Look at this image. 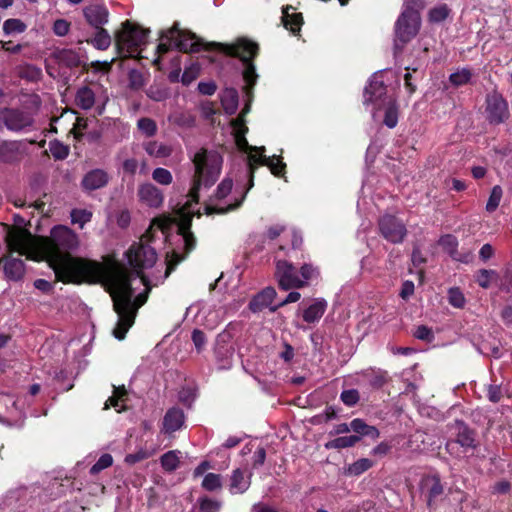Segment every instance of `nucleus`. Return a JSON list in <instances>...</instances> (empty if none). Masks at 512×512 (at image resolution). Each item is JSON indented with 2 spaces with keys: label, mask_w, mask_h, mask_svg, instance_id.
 I'll return each instance as SVG.
<instances>
[{
  "label": "nucleus",
  "mask_w": 512,
  "mask_h": 512,
  "mask_svg": "<svg viewBox=\"0 0 512 512\" xmlns=\"http://www.w3.org/2000/svg\"><path fill=\"white\" fill-rule=\"evenodd\" d=\"M276 295V290L273 287H266L252 298L249 309L254 313L262 311L272 303Z\"/></svg>",
  "instance_id": "412c9836"
},
{
  "label": "nucleus",
  "mask_w": 512,
  "mask_h": 512,
  "mask_svg": "<svg viewBox=\"0 0 512 512\" xmlns=\"http://www.w3.org/2000/svg\"><path fill=\"white\" fill-rule=\"evenodd\" d=\"M450 14V9L446 4H441L429 11V20L434 23L444 21Z\"/></svg>",
  "instance_id": "79ce46f5"
},
{
  "label": "nucleus",
  "mask_w": 512,
  "mask_h": 512,
  "mask_svg": "<svg viewBox=\"0 0 512 512\" xmlns=\"http://www.w3.org/2000/svg\"><path fill=\"white\" fill-rule=\"evenodd\" d=\"M192 341L195 345V348L198 352H201L207 342L206 336L203 331L199 329H194L192 332Z\"/></svg>",
  "instance_id": "052dcab7"
},
{
  "label": "nucleus",
  "mask_w": 512,
  "mask_h": 512,
  "mask_svg": "<svg viewBox=\"0 0 512 512\" xmlns=\"http://www.w3.org/2000/svg\"><path fill=\"white\" fill-rule=\"evenodd\" d=\"M138 166V160L135 158H128L122 163L123 171L130 175H134L136 173Z\"/></svg>",
  "instance_id": "338daca9"
},
{
  "label": "nucleus",
  "mask_w": 512,
  "mask_h": 512,
  "mask_svg": "<svg viewBox=\"0 0 512 512\" xmlns=\"http://www.w3.org/2000/svg\"><path fill=\"white\" fill-rule=\"evenodd\" d=\"M275 158L273 159H267L266 157L260 155L259 158H257L256 156H250L249 158V184H248V187L247 189L244 191V193L242 194L241 198L236 200L235 203L233 204H230L228 205L227 207H216V206H212V205H206L205 207V211L207 214H214V213H218V214H224V213H227L229 211H232V210H235L237 209L238 207L241 206L242 202L244 201L246 195H247V192L253 187L254 185V182H253V179H254V167L252 165V161L255 162V163H260V164H264V165H267L269 166L270 170H271V173L277 177L281 176L283 173H284V169H285V164L279 160H277V162H274Z\"/></svg>",
  "instance_id": "423d86ee"
},
{
  "label": "nucleus",
  "mask_w": 512,
  "mask_h": 512,
  "mask_svg": "<svg viewBox=\"0 0 512 512\" xmlns=\"http://www.w3.org/2000/svg\"><path fill=\"white\" fill-rule=\"evenodd\" d=\"M26 146L21 141L0 140V161L14 163L20 161L25 154Z\"/></svg>",
  "instance_id": "2eb2a0df"
},
{
  "label": "nucleus",
  "mask_w": 512,
  "mask_h": 512,
  "mask_svg": "<svg viewBox=\"0 0 512 512\" xmlns=\"http://www.w3.org/2000/svg\"><path fill=\"white\" fill-rule=\"evenodd\" d=\"M391 450V445L387 442H381L376 447H374L371 451V454L374 456H385L387 455Z\"/></svg>",
  "instance_id": "774afa93"
},
{
  "label": "nucleus",
  "mask_w": 512,
  "mask_h": 512,
  "mask_svg": "<svg viewBox=\"0 0 512 512\" xmlns=\"http://www.w3.org/2000/svg\"><path fill=\"white\" fill-rule=\"evenodd\" d=\"M199 76V67L197 65H192L186 68L182 74L181 82L184 85L191 84L197 77Z\"/></svg>",
  "instance_id": "13d9d810"
},
{
  "label": "nucleus",
  "mask_w": 512,
  "mask_h": 512,
  "mask_svg": "<svg viewBox=\"0 0 512 512\" xmlns=\"http://www.w3.org/2000/svg\"><path fill=\"white\" fill-rule=\"evenodd\" d=\"M380 234L390 243H402L407 235L405 224L397 217L386 214L378 221Z\"/></svg>",
  "instance_id": "9d476101"
},
{
  "label": "nucleus",
  "mask_w": 512,
  "mask_h": 512,
  "mask_svg": "<svg viewBox=\"0 0 512 512\" xmlns=\"http://www.w3.org/2000/svg\"><path fill=\"white\" fill-rule=\"evenodd\" d=\"M125 256L134 272L129 271L122 264H116L104 275L107 290L113 300V309L118 316L113 335L119 340L125 338L127 331L134 324L137 311L146 303L152 286L162 283L184 259V256H180L175 251L168 254L163 278L155 277V281L152 282L142 273V270L154 266L157 261V253L152 246L145 242L144 237L139 242L132 244Z\"/></svg>",
  "instance_id": "f257e3e1"
},
{
  "label": "nucleus",
  "mask_w": 512,
  "mask_h": 512,
  "mask_svg": "<svg viewBox=\"0 0 512 512\" xmlns=\"http://www.w3.org/2000/svg\"><path fill=\"white\" fill-rule=\"evenodd\" d=\"M423 7V0H404L402 12L420 13Z\"/></svg>",
  "instance_id": "680f3d73"
},
{
  "label": "nucleus",
  "mask_w": 512,
  "mask_h": 512,
  "mask_svg": "<svg viewBox=\"0 0 512 512\" xmlns=\"http://www.w3.org/2000/svg\"><path fill=\"white\" fill-rule=\"evenodd\" d=\"M233 182L230 178L223 179L217 186L215 197L218 200L225 198L232 190Z\"/></svg>",
  "instance_id": "6e6d98bb"
},
{
  "label": "nucleus",
  "mask_w": 512,
  "mask_h": 512,
  "mask_svg": "<svg viewBox=\"0 0 512 512\" xmlns=\"http://www.w3.org/2000/svg\"><path fill=\"white\" fill-rule=\"evenodd\" d=\"M386 93V87L383 81L373 79L364 91V103H375Z\"/></svg>",
  "instance_id": "b1692460"
},
{
  "label": "nucleus",
  "mask_w": 512,
  "mask_h": 512,
  "mask_svg": "<svg viewBox=\"0 0 512 512\" xmlns=\"http://www.w3.org/2000/svg\"><path fill=\"white\" fill-rule=\"evenodd\" d=\"M373 465L374 463L372 460L368 458H361L348 467V473L353 476H358L369 470Z\"/></svg>",
  "instance_id": "4c0bfd02"
},
{
  "label": "nucleus",
  "mask_w": 512,
  "mask_h": 512,
  "mask_svg": "<svg viewBox=\"0 0 512 512\" xmlns=\"http://www.w3.org/2000/svg\"><path fill=\"white\" fill-rule=\"evenodd\" d=\"M472 73L469 69L463 68L452 73L449 77L450 83L455 87L466 85L471 80Z\"/></svg>",
  "instance_id": "e433bc0d"
},
{
  "label": "nucleus",
  "mask_w": 512,
  "mask_h": 512,
  "mask_svg": "<svg viewBox=\"0 0 512 512\" xmlns=\"http://www.w3.org/2000/svg\"><path fill=\"white\" fill-rule=\"evenodd\" d=\"M221 506V501L214 500L208 496H202L197 499L192 512H219Z\"/></svg>",
  "instance_id": "7c9ffc66"
},
{
  "label": "nucleus",
  "mask_w": 512,
  "mask_h": 512,
  "mask_svg": "<svg viewBox=\"0 0 512 512\" xmlns=\"http://www.w3.org/2000/svg\"><path fill=\"white\" fill-rule=\"evenodd\" d=\"M238 92L233 89H226L221 97V104L226 114L233 115L238 109Z\"/></svg>",
  "instance_id": "c756f323"
},
{
  "label": "nucleus",
  "mask_w": 512,
  "mask_h": 512,
  "mask_svg": "<svg viewBox=\"0 0 512 512\" xmlns=\"http://www.w3.org/2000/svg\"><path fill=\"white\" fill-rule=\"evenodd\" d=\"M250 486V478L244 476L241 469H235L230 479V491L232 493H243Z\"/></svg>",
  "instance_id": "cd10ccee"
},
{
  "label": "nucleus",
  "mask_w": 512,
  "mask_h": 512,
  "mask_svg": "<svg viewBox=\"0 0 512 512\" xmlns=\"http://www.w3.org/2000/svg\"><path fill=\"white\" fill-rule=\"evenodd\" d=\"M340 399L342 400V402L345 405L351 407L358 403V401L360 399V395H359L358 390L349 389V390L342 391V393L340 395Z\"/></svg>",
  "instance_id": "3c124183"
},
{
  "label": "nucleus",
  "mask_w": 512,
  "mask_h": 512,
  "mask_svg": "<svg viewBox=\"0 0 512 512\" xmlns=\"http://www.w3.org/2000/svg\"><path fill=\"white\" fill-rule=\"evenodd\" d=\"M352 431L357 436H367L372 439H377L380 436L379 430L375 426L368 425L363 419L355 418L352 420Z\"/></svg>",
  "instance_id": "bb28decb"
},
{
  "label": "nucleus",
  "mask_w": 512,
  "mask_h": 512,
  "mask_svg": "<svg viewBox=\"0 0 512 512\" xmlns=\"http://www.w3.org/2000/svg\"><path fill=\"white\" fill-rule=\"evenodd\" d=\"M193 164L195 174L189 195L193 201L197 202L199 190L202 187L209 188L217 181L221 172L222 157L214 150L202 148L195 153Z\"/></svg>",
  "instance_id": "7ed1b4c3"
},
{
  "label": "nucleus",
  "mask_w": 512,
  "mask_h": 512,
  "mask_svg": "<svg viewBox=\"0 0 512 512\" xmlns=\"http://www.w3.org/2000/svg\"><path fill=\"white\" fill-rule=\"evenodd\" d=\"M503 196V190L499 185H496L492 188L490 196L488 198L487 204H486V211L489 213L494 212L502 199Z\"/></svg>",
  "instance_id": "58836bf2"
},
{
  "label": "nucleus",
  "mask_w": 512,
  "mask_h": 512,
  "mask_svg": "<svg viewBox=\"0 0 512 512\" xmlns=\"http://www.w3.org/2000/svg\"><path fill=\"white\" fill-rule=\"evenodd\" d=\"M162 467L169 472L176 470L179 466L180 460L178 452L171 450L163 454L160 458Z\"/></svg>",
  "instance_id": "c9c22d12"
},
{
  "label": "nucleus",
  "mask_w": 512,
  "mask_h": 512,
  "mask_svg": "<svg viewBox=\"0 0 512 512\" xmlns=\"http://www.w3.org/2000/svg\"><path fill=\"white\" fill-rule=\"evenodd\" d=\"M0 118L8 130L19 132L33 125L30 113L15 108H5L0 112Z\"/></svg>",
  "instance_id": "9b49d317"
},
{
  "label": "nucleus",
  "mask_w": 512,
  "mask_h": 512,
  "mask_svg": "<svg viewBox=\"0 0 512 512\" xmlns=\"http://www.w3.org/2000/svg\"><path fill=\"white\" fill-rule=\"evenodd\" d=\"M137 196L142 204L150 208H158L164 201L163 192L150 182H145L139 185Z\"/></svg>",
  "instance_id": "4468645a"
},
{
  "label": "nucleus",
  "mask_w": 512,
  "mask_h": 512,
  "mask_svg": "<svg viewBox=\"0 0 512 512\" xmlns=\"http://www.w3.org/2000/svg\"><path fill=\"white\" fill-rule=\"evenodd\" d=\"M360 441V436L350 435V436H341L335 438L331 441H328L325 444L327 449H343L348 447H353L356 443Z\"/></svg>",
  "instance_id": "473e14b6"
},
{
  "label": "nucleus",
  "mask_w": 512,
  "mask_h": 512,
  "mask_svg": "<svg viewBox=\"0 0 512 512\" xmlns=\"http://www.w3.org/2000/svg\"><path fill=\"white\" fill-rule=\"evenodd\" d=\"M53 57L60 66L76 68L81 65V59L77 51L72 49H58Z\"/></svg>",
  "instance_id": "4be33fe9"
},
{
  "label": "nucleus",
  "mask_w": 512,
  "mask_h": 512,
  "mask_svg": "<svg viewBox=\"0 0 512 512\" xmlns=\"http://www.w3.org/2000/svg\"><path fill=\"white\" fill-rule=\"evenodd\" d=\"M486 113L489 123L497 125L504 122L509 115L507 102L497 93L488 95Z\"/></svg>",
  "instance_id": "ddd939ff"
},
{
  "label": "nucleus",
  "mask_w": 512,
  "mask_h": 512,
  "mask_svg": "<svg viewBox=\"0 0 512 512\" xmlns=\"http://www.w3.org/2000/svg\"><path fill=\"white\" fill-rule=\"evenodd\" d=\"M224 54L232 57H238L245 65L243 78L247 84V88H252L257 80L255 66L252 60L257 56L259 46L246 38H240L233 44L214 43Z\"/></svg>",
  "instance_id": "20e7f679"
},
{
  "label": "nucleus",
  "mask_w": 512,
  "mask_h": 512,
  "mask_svg": "<svg viewBox=\"0 0 512 512\" xmlns=\"http://www.w3.org/2000/svg\"><path fill=\"white\" fill-rule=\"evenodd\" d=\"M148 31L141 29L138 26L125 21L122 24V29L115 35L116 46L121 53L126 51L129 56L146 44Z\"/></svg>",
  "instance_id": "6e6552de"
},
{
  "label": "nucleus",
  "mask_w": 512,
  "mask_h": 512,
  "mask_svg": "<svg viewBox=\"0 0 512 512\" xmlns=\"http://www.w3.org/2000/svg\"><path fill=\"white\" fill-rule=\"evenodd\" d=\"M147 96L157 102L164 101L169 97L167 89L159 86H151L147 91Z\"/></svg>",
  "instance_id": "864d4df0"
},
{
  "label": "nucleus",
  "mask_w": 512,
  "mask_h": 512,
  "mask_svg": "<svg viewBox=\"0 0 512 512\" xmlns=\"http://www.w3.org/2000/svg\"><path fill=\"white\" fill-rule=\"evenodd\" d=\"M215 355L219 367L221 369H228L232 365L234 348L231 345L225 344L224 342L221 343L220 339H218L217 345L215 347Z\"/></svg>",
  "instance_id": "5701e85b"
},
{
  "label": "nucleus",
  "mask_w": 512,
  "mask_h": 512,
  "mask_svg": "<svg viewBox=\"0 0 512 512\" xmlns=\"http://www.w3.org/2000/svg\"><path fill=\"white\" fill-rule=\"evenodd\" d=\"M274 276L278 287L284 291L306 287V281L300 280L297 269L286 260L276 261Z\"/></svg>",
  "instance_id": "1a4fd4ad"
},
{
  "label": "nucleus",
  "mask_w": 512,
  "mask_h": 512,
  "mask_svg": "<svg viewBox=\"0 0 512 512\" xmlns=\"http://www.w3.org/2000/svg\"><path fill=\"white\" fill-rule=\"evenodd\" d=\"M96 33L93 39L89 41L96 49L106 50L111 45V36L103 27L95 28Z\"/></svg>",
  "instance_id": "72a5a7b5"
},
{
  "label": "nucleus",
  "mask_w": 512,
  "mask_h": 512,
  "mask_svg": "<svg viewBox=\"0 0 512 512\" xmlns=\"http://www.w3.org/2000/svg\"><path fill=\"white\" fill-rule=\"evenodd\" d=\"M148 457L149 453L144 449H140L135 453L126 455L125 462L129 465H134L140 461L147 459Z\"/></svg>",
  "instance_id": "0e129e2a"
},
{
  "label": "nucleus",
  "mask_w": 512,
  "mask_h": 512,
  "mask_svg": "<svg viewBox=\"0 0 512 512\" xmlns=\"http://www.w3.org/2000/svg\"><path fill=\"white\" fill-rule=\"evenodd\" d=\"M146 153L155 158H166L172 154V148L157 141H147L143 143Z\"/></svg>",
  "instance_id": "c85d7f7f"
},
{
  "label": "nucleus",
  "mask_w": 512,
  "mask_h": 512,
  "mask_svg": "<svg viewBox=\"0 0 512 512\" xmlns=\"http://www.w3.org/2000/svg\"><path fill=\"white\" fill-rule=\"evenodd\" d=\"M109 179V174L105 170L92 169L84 175L81 185L86 191H94L105 187Z\"/></svg>",
  "instance_id": "dca6fc26"
},
{
  "label": "nucleus",
  "mask_w": 512,
  "mask_h": 512,
  "mask_svg": "<svg viewBox=\"0 0 512 512\" xmlns=\"http://www.w3.org/2000/svg\"><path fill=\"white\" fill-rule=\"evenodd\" d=\"M50 151L55 159H65L69 154L67 146L63 145L58 141L50 142Z\"/></svg>",
  "instance_id": "603ef678"
},
{
  "label": "nucleus",
  "mask_w": 512,
  "mask_h": 512,
  "mask_svg": "<svg viewBox=\"0 0 512 512\" xmlns=\"http://www.w3.org/2000/svg\"><path fill=\"white\" fill-rule=\"evenodd\" d=\"M300 280L306 281V286L309 285V281L316 279L319 276V269L312 264H303L299 270Z\"/></svg>",
  "instance_id": "a18cd8bd"
},
{
  "label": "nucleus",
  "mask_w": 512,
  "mask_h": 512,
  "mask_svg": "<svg viewBox=\"0 0 512 512\" xmlns=\"http://www.w3.org/2000/svg\"><path fill=\"white\" fill-rule=\"evenodd\" d=\"M292 9V7H285L283 8V15H282V23L283 26L290 30L293 34H296L300 31L301 26L303 24V17L301 13L292 12L289 13V10Z\"/></svg>",
  "instance_id": "393cba45"
},
{
  "label": "nucleus",
  "mask_w": 512,
  "mask_h": 512,
  "mask_svg": "<svg viewBox=\"0 0 512 512\" xmlns=\"http://www.w3.org/2000/svg\"><path fill=\"white\" fill-rule=\"evenodd\" d=\"M429 484L428 495H427V506L433 507L435 499L443 494L444 488L441 483L439 476L434 475L427 480Z\"/></svg>",
  "instance_id": "2f4dec72"
},
{
  "label": "nucleus",
  "mask_w": 512,
  "mask_h": 512,
  "mask_svg": "<svg viewBox=\"0 0 512 512\" xmlns=\"http://www.w3.org/2000/svg\"><path fill=\"white\" fill-rule=\"evenodd\" d=\"M185 422L184 412L181 408L172 407L170 408L164 418L162 431L165 434H171L177 430H180Z\"/></svg>",
  "instance_id": "f3484780"
},
{
  "label": "nucleus",
  "mask_w": 512,
  "mask_h": 512,
  "mask_svg": "<svg viewBox=\"0 0 512 512\" xmlns=\"http://www.w3.org/2000/svg\"><path fill=\"white\" fill-rule=\"evenodd\" d=\"M202 487L207 491H215L221 489V476L215 473L206 474L202 481Z\"/></svg>",
  "instance_id": "c03bdc74"
},
{
  "label": "nucleus",
  "mask_w": 512,
  "mask_h": 512,
  "mask_svg": "<svg viewBox=\"0 0 512 512\" xmlns=\"http://www.w3.org/2000/svg\"><path fill=\"white\" fill-rule=\"evenodd\" d=\"M487 397L493 403H498L502 397V389L500 385L491 384L487 387Z\"/></svg>",
  "instance_id": "69168bd1"
},
{
  "label": "nucleus",
  "mask_w": 512,
  "mask_h": 512,
  "mask_svg": "<svg viewBox=\"0 0 512 512\" xmlns=\"http://www.w3.org/2000/svg\"><path fill=\"white\" fill-rule=\"evenodd\" d=\"M369 384L373 388H381L388 381V374L386 371L378 370L371 371V373L367 374Z\"/></svg>",
  "instance_id": "49530a36"
},
{
  "label": "nucleus",
  "mask_w": 512,
  "mask_h": 512,
  "mask_svg": "<svg viewBox=\"0 0 512 512\" xmlns=\"http://www.w3.org/2000/svg\"><path fill=\"white\" fill-rule=\"evenodd\" d=\"M112 463L113 457L110 454L105 453L101 455L97 462L90 468V473L95 475L100 471L110 467Z\"/></svg>",
  "instance_id": "09e8293b"
},
{
  "label": "nucleus",
  "mask_w": 512,
  "mask_h": 512,
  "mask_svg": "<svg viewBox=\"0 0 512 512\" xmlns=\"http://www.w3.org/2000/svg\"><path fill=\"white\" fill-rule=\"evenodd\" d=\"M75 103L79 108L89 110L95 104V93L88 86H83L76 93Z\"/></svg>",
  "instance_id": "a878e982"
},
{
  "label": "nucleus",
  "mask_w": 512,
  "mask_h": 512,
  "mask_svg": "<svg viewBox=\"0 0 512 512\" xmlns=\"http://www.w3.org/2000/svg\"><path fill=\"white\" fill-rule=\"evenodd\" d=\"M449 304L455 308H463L465 305V297L458 287L450 288L448 291Z\"/></svg>",
  "instance_id": "de8ad7c7"
},
{
  "label": "nucleus",
  "mask_w": 512,
  "mask_h": 512,
  "mask_svg": "<svg viewBox=\"0 0 512 512\" xmlns=\"http://www.w3.org/2000/svg\"><path fill=\"white\" fill-rule=\"evenodd\" d=\"M3 271L5 278L10 281H19L23 278L25 273V265L23 260L12 256L5 257Z\"/></svg>",
  "instance_id": "6ab92c4d"
},
{
  "label": "nucleus",
  "mask_w": 512,
  "mask_h": 512,
  "mask_svg": "<svg viewBox=\"0 0 512 512\" xmlns=\"http://www.w3.org/2000/svg\"><path fill=\"white\" fill-rule=\"evenodd\" d=\"M152 179L164 186H168L173 182V176L171 172L165 168H156L152 172Z\"/></svg>",
  "instance_id": "37998d69"
},
{
  "label": "nucleus",
  "mask_w": 512,
  "mask_h": 512,
  "mask_svg": "<svg viewBox=\"0 0 512 512\" xmlns=\"http://www.w3.org/2000/svg\"><path fill=\"white\" fill-rule=\"evenodd\" d=\"M8 248L20 255L34 252L40 259L46 260L53 269L57 280L64 283H98L105 275L102 264L73 257L71 251L79 246L78 236L65 226L51 230L49 237L35 239L27 231L12 233L7 239Z\"/></svg>",
  "instance_id": "f03ea898"
},
{
  "label": "nucleus",
  "mask_w": 512,
  "mask_h": 512,
  "mask_svg": "<svg viewBox=\"0 0 512 512\" xmlns=\"http://www.w3.org/2000/svg\"><path fill=\"white\" fill-rule=\"evenodd\" d=\"M165 35L168 37L170 42L174 41V46L181 52L192 53L200 50L201 43L199 41H194L195 35L190 32L180 30L177 23L168 29V33Z\"/></svg>",
  "instance_id": "f8f14e48"
},
{
  "label": "nucleus",
  "mask_w": 512,
  "mask_h": 512,
  "mask_svg": "<svg viewBox=\"0 0 512 512\" xmlns=\"http://www.w3.org/2000/svg\"><path fill=\"white\" fill-rule=\"evenodd\" d=\"M328 303L323 298L313 299L312 303L303 310L302 317L306 323L312 324L318 322L324 315Z\"/></svg>",
  "instance_id": "aec40b11"
},
{
  "label": "nucleus",
  "mask_w": 512,
  "mask_h": 512,
  "mask_svg": "<svg viewBox=\"0 0 512 512\" xmlns=\"http://www.w3.org/2000/svg\"><path fill=\"white\" fill-rule=\"evenodd\" d=\"M92 213L86 210H73L71 212V218L73 223H79L83 226L85 223L91 220Z\"/></svg>",
  "instance_id": "bf43d9fd"
},
{
  "label": "nucleus",
  "mask_w": 512,
  "mask_h": 512,
  "mask_svg": "<svg viewBox=\"0 0 512 512\" xmlns=\"http://www.w3.org/2000/svg\"><path fill=\"white\" fill-rule=\"evenodd\" d=\"M413 335L417 339L423 340L426 342H432L434 340V333H433L432 329L425 325L418 326Z\"/></svg>",
  "instance_id": "4d7b16f0"
},
{
  "label": "nucleus",
  "mask_w": 512,
  "mask_h": 512,
  "mask_svg": "<svg viewBox=\"0 0 512 512\" xmlns=\"http://www.w3.org/2000/svg\"><path fill=\"white\" fill-rule=\"evenodd\" d=\"M398 123V111L395 105L387 107L384 116V124L389 128H394Z\"/></svg>",
  "instance_id": "5fc2aeb1"
},
{
  "label": "nucleus",
  "mask_w": 512,
  "mask_h": 512,
  "mask_svg": "<svg viewBox=\"0 0 512 512\" xmlns=\"http://www.w3.org/2000/svg\"><path fill=\"white\" fill-rule=\"evenodd\" d=\"M499 275L497 271L490 269H480L475 276L476 282L482 288H488L492 282L497 281Z\"/></svg>",
  "instance_id": "f704fd0d"
},
{
  "label": "nucleus",
  "mask_w": 512,
  "mask_h": 512,
  "mask_svg": "<svg viewBox=\"0 0 512 512\" xmlns=\"http://www.w3.org/2000/svg\"><path fill=\"white\" fill-rule=\"evenodd\" d=\"M26 30V24L20 19L11 18L4 22L3 31L6 35L13 33H23Z\"/></svg>",
  "instance_id": "a19ab883"
},
{
  "label": "nucleus",
  "mask_w": 512,
  "mask_h": 512,
  "mask_svg": "<svg viewBox=\"0 0 512 512\" xmlns=\"http://www.w3.org/2000/svg\"><path fill=\"white\" fill-rule=\"evenodd\" d=\"M70 30V23L65 19H58L53 24V32L60 37L68 34Z\"/></svg>",
  "instance_id": "e2e57ef3"
},
{
  "label": "nucleus",
  "mask_w": 512,
  "mask_h": 512,
  "mask_svg": "<svg viewBox=\"0 0 512 512\" xmlns=\"http://www.w3.org/2000/svg\"><path fill=\"white\" fill-rule=\"evenodd\" d=\"M449 430L452 432L453 438L447 440L445 449L451 455H456V448L459 445L464 451L476 449L478 446L477 433L470 428L464 421L455 420L448 424Z\"/></svg>",
  "instance_id": "0eeeda50"
},
{
  "label": "nucleus",
  "mask_w": 512,
  "mask_h": 512,
  "mask_svg": "<svg viewBox=\"0 0 512 512\" xmlns=\"http://www.w3.org/2000/svg\"><path fill=\"white\" fill-rule=\"evenodd\" d=\"M86 21L94 28H100L108 22V10L102 5H89L83 9Z\"/></svg>",
  "instance_id": "a211bd4d"
},
{
  "label": "nucleus",
  "mask_w": 512,
  "mask_h": 512,
  "mask_svg": "<svg viewBox=\"0 0 512 512\" xmlns=\"http://www.w3.org/2000/svg\"><path fill=\"white\" fill-rule=\"evenodd\" d=\"M421 26L420 13L401 12L394 25V51L402 52L404 46L418 34Z\"/></svg>",
  "instance_id": "39448f33"
},
{
  "label": "nucleus",
  "mask_w": 512,
  "mask_h": 512,
  "mask_svg": "<svg viewBox=\"0 0 512 512\" xmlns=\"http://www.w3.org/2000/svg\"><path fill=\"white\" fill-rule=\"evenodd\" d=\"M180 232L182 235V241L184 243L185 251L186 253H189L196 246V239L193 233L190 231V224H183L180 227Z\"/></svg>",
  "instance_id": "ea45409f"
},
{
  "label": "nucleus",
  "mask_w": 512,
  "mask_h": 512,
  "mask_svg": "<svg viewBox=\"0 0 512 512\" xmlns=\"http://www.w3.org/2000/svg\"><path fill=\"white\" fill-rule=\"evenodd\" d=\"M137 126L139 130L146 136L151 137L157 131V126L154 120L150 118H141L138 120Z\"/></svg>",
  "instance_id": "8fccbe9b"
}]
</instances>
